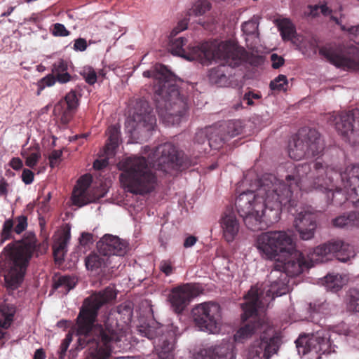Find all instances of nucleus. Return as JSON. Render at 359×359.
<instances>
[{
    "label": "nucleus",
    "instance_id": "9",
    "mask_svg": "<svg viewBox=\"0 0 359 359\" xmlns=\"http://www.w3.org/2000/svg\"><path fill=\"white\" fill-rule=\"evenodd\" d=\"M36 248L34 240H22L9 243L4 248L3 266L7 290H15L20 285Z\"/></svg>",
    "mask_w": 359,
    "mask_h": 359
},
{
    "label": "nucleus",
    "instance_id": "56",
    "mask_svg": "<svg viewBox=\"0 0 359 359\" xmlns=\"http://www.w3.org/2000/svg\"><path fill=\"white\" fill-rule=\"evenodd\" d=\"M79 243L83 246H87L93 243V234L90 233L83 232L79 238Z\"/></svg>",
    "mask_w": 359,
    "mask_h": 359
},
{
    "label": "nucleus",
    "instance_id": "49",
    "mask_svg": "<svg viewBox=\"0 0 359 359\" xmlns=\"http://www.w3.org/2000/svg\"><path fill=\"white\" fill-rule=\"evenodd\" d=\"M51 34L55 36H67L70 32L61 23H55L50 29Z\"/></svg>",
    "mask_w": 359,
    "mask_h": 359
},
{
    "label": "nucleus",
    "instance_id": "21",
    "mask_svg": "<svg viewBox=\"0 0 359 359\" xmlns=\"http://www.w3.org/2000/svg\"><path fill=\"white\" fill-rule=\"evenodd\" d=\"M296 347L299 355H305L312 350H315L316 352L318 351H323V353H325V350L323 349L322 346L326 345V339L312 335H300L299 338L295 341Z\"/></svg>",
    "mask_w": 359,
    "mask_h": 359
},
{
    "label": "nucleus",
    "instance_id": "6",
    "mask_svg": "<svg viewBox=\"0 0 359 359\" xmlns=\"http://www.w3.org/2000/svg\"><path fill=\"white\" fill-rule=\"evenodd\" d=\"M143 76L154 78V99L162 121L168 125L179 124L187 110V98L177 84L181 81L163 65H156L154 71H144Z\"/></svg>",
    "mask_w": 359,
    "mask_h": 359
},
{
    "label": "nucleus",
    "instance_id": "33",
    "mask_svg": "<svg viewBox=\"0 0 359 359\" xmlns=\"http://www.w3.org/2000/svg\"><path fill=\"white\" fill-rule=\"evenodd\" d=\"M332 225L335 227L359 226V212H351L347 215H344L333 219Z\"/></svg>",
    "mask_w": 359,
    "mask_h": 359
},
{
    "label": "nucleus",
    "instance_id": "57",
    "mask_svg": "<svg viewBox=\"0 0 359 359\" xmlns=\"http://www.w3.org/2000/svg\"><path fill=\"white\" fill-rule=\"evenodd\" d=\"M188 22L187 19L180 21L176 27H175L171 32V36H174L182 31L185 30L187 28Z\"/></svg>",
    "mask_w": 359,
    "mask_h": 359
},
{
    "label": "nucleus",
    "instance_id": "50",
    "mask_svg": "<svg viewBox=\"0 0 359 359\" xmlns=\"http://www.w3.org/2000/svg\"><path fill=\"white\" fill-rule=\"evenodd\" d=\"M41 152L37 150L34 152H31L27 156L25 157V164L27 166L33 168L38 163L39 159L41 158Z\"/></svg>",
    "mask_w": 359,
    "mask_h": 359
},
{
    "label": "nucleus",
    "instance_id": "4",
    "mask_svg": "<svg viewBox=\"0 0 359 359\" xmlns=\"http://www.w3.org/2000/svg\"><path fill=\"white\" fill-rule=\"evenodd\" d=\"M294 172L299 182V191L325 193L329 202L333 201L334 193L350 189L358 196L355 203L359 206V165L348 166L344 171L338 172L316 161L298 164Z\"/></svg>",
    "mask_w": 359,
    "mask_h": 359
},
{
    "label": "nucleus",
    "instance_id": "29",
    "mask_svg": "<svg viewBox=\"0 0 359 359\" xmlns=\"http://www.w3.org/2000/svg\"><path fill=\"white\" fill-rule=\"evenodd\" d=\"M191 293H170L168 297V302L170 308L176 313H182L189 304L193 296Z\"/></svg>",
    "mask_w": 359,
    "mask_h": 359
},
{
    "label": "nucleus",
    "instance_id": "42",
    "mask_svg": "<svg viewBox=\"0 0 359 359\" xmlns=\"http://www.w3.org/2000/svg\"><path fill=\"white\" fill-rule=\"evenodd\" d=\"M170 292H203L202 286L198 283H184L174 287Z\"/></svg>",
    "mask_w": 359,
    "mask_h": 359
},
{
    "label": "nucleus",
    "instance_id": "43",
    "mask_svg": "<svg viewBox=\"0 0 359 359\" xmlns=\"http://www.w3.org/2000/svg\"><path fill=\"white\" fill-rule=\"evenodd\" d=\"M287 77L285 75L280 74L275 79L271 81L270 88L273 90H286L287 86Z\"/></svg>",
    "mask_w": 359,
    "mask_h": 359
},
{
    "label": "nucleus",
    "instance_id": "10",
    "mask_svg": "<svg viewBox=\"0 0 359 359\" xmlns=\"http://www.w3.org/2000/svg\"><path fill=\"white\" fill-rule=\"evenodd\" d=\"M324 150V144L319 133L313 128H302L292 137L288 146V154L294 160L320 155Z\"/></svg>",
    "mask_w": 359,
    "mask_h": 359
},
{
    "label": "nucleus",
    "instance_id": "23",
    "mask_svg": "<svg viewBox=\"0 0 359 359\" xmlns=\"http://www.w3.org/2000/svg\"><path fill=\"white\" fill-rule=\"evenodd\" d=\"M246 53H247L246 58L242 60V61H241V63H239L238 65H230L225 61L224 59H222V58H215V60H212V61L219 60V61L223 62V64H221L215 67H213L210 70L209 75H208L210 81L212 83H215L219 86H222V85L225 84L228 80V78L226 76V65L231 67H238L243 62H248L250 59V55L248 51H246Z\"/></svg>",
    "mask_w": 359,
    "mask_h": 359
},
{
    "label": "nucleus",
    "instance_id": "64",
    "mask_svg": "<svg viewBox=\"0 0 359 359\" xmlns=\"http://www.w3.org/2000/svg\"><path fill=\"white\" fill-rule=\"evenodd\" d=\"M69 346L67 342H62L57 351L58 359H65L67 350Z\"/></svg>",
    "mask_w": 359,
    "mask_h": 359
},
{
    "label": "nucleus",
    "instance_id": "16",
    "mask_svg": "<svg viewBox=\"0 0 359 359\" xmlns=\"http://www.w3.org/2000/svg\"><path fill=\"white\" fill-rule=\"evenodd\" d=\"M266 214H270V211L266 210L265 204L258 203L255 205V209L253 212H249L245 215H240L243 219L246 227L251 231H257L264 229L266 226L274 224L275 222H268Z\"/></svg>",
    "mask_w": 359,
    "mask_h": 359
},
{
    "label": "nucleus",
    "instance_id": "60",
    "mask_svg": "<svg viewBox=\"0 0 359 359\" xmlns=\"http://www.w3.org/2000/svg\"><path fill=\"white\" fill-rule=\"evenodd\" d=\"M106 158L102 160H95L93 163V168L95 170H102V168L107 167L108 165V159L111 158L112 156L108 157L106 154Z\"/></svg>",
    "mask_w": 359,
    "mask_h": 359
},
{
    "label": "nucleus",
    "instance_id": "31",
    "mask_svg": "<svg viewBox=\"0 0 359 359\" xmlns=\"http://www.w3.org/2000/svg\"><path fill=\"white\" fill-rule=\"evenodd\" d=\"M180 333L177 327H172V329L169 331V335L174 337L175 339L170 340H163L160 346V350L158 351V356L161 359H173L174 358V346L175 337L180 335Z\"/></svg>",
    "mask_w": 359,
    "mask_h": 359
},
{
    "label": "nucleus",
    "instance_id": "2",
    "mask_svg": "<svg viewBox=\"0 0 359 359\" xmlns=\"http://www.w3.org/2000/svg\"><path fill=\"white\" fill-rule=\"evenodd\" d=\"M256 189L242 192L236 198L235 206L239 215L253 212L258 203L265 204L270 214L264 215L268 222H277L283 208L292 212L297 205L299 182L295 172L287 175L284 180L272 174H266L255 182Z\"/></svg>",
    "mask_w": 359,
    "mask_h": 359
},
{
    "label": "nucleus",
    "instance_id": "32",
    "mask_svg": "<svg viewBox=\"0 0 359 359\" xmlns=\"http://www.w3.org/2000/svg\"><path fill=\"white\" fill-rule=\"evenodd\" d=\"M217 130H222L226 136L227 140L241 133L243 130L242 123L239 120H230L216 126Z\"/></svg>",
    "mask_w": 359,
    "mask_h": 359
},
{
    "label": "nucleus",
    "instance_id": "63",
    "mask_svg": "<svg viewBox=\"0 0 359 359\" xmlns=\"http://www.w3.org/2000/svg\"><path fill=\"white\" fill-rule=\"evenodd\" d=\"M9 165L13 169L18 170L22 168L23 163L20 158L14 157L11 160Z\"/></svg>",
    "mask_w": 359,
    "mask_h": 359
},
{
    "label": "nucleus",
    "instance_id": "36",
    "mask_svg": "<svg viewBox=\"0 0 359 359\" xmlns=\"http://www.w3.org/2000/svg\"><path fill=\"white\" fill-rule=\"evenodd\" d=\"M15 312V308L13 306H2L0 308V327L3 328H8L13 318Z\"/></svg>",
    "mask_w": 359,
    "mask_h": 359
},
{
    "label": "nucleus",
    "instance_id": "28",
    "mask_svg": "<svg viewBox=\"0 0 359 359\" xmlns=\"http://www.w3.org/2000/svg\"><path fill=\"white\" fill-rule=\"evenodd\" d=\"M52 73L57 79V81L61 84L67 83L74 79V76L69 72L68 62L63 59H60L53 63Z\"/></svg>",
    "mask_w": 359,
    "mask_h": 359
},
{
    "label": "nucleus",
    "instance_id": "41",
    "mask_svg": "<svg viewBox=\"0 0 359 359\" xmlns=\"http://www.w3.org/2000/svg\"><path fill=\"white\" fill-rule=\"evenodd\" d=\"M226 141V136L223 133L222 130H220L217 135H209V139H208V144L210 148L213 149H219Z\"/></svg>",
    "mask_w": 359,
    "mask_h": 359
},
{
    "label": "nucleus",
    "instance_id": "35",
    "mask_svg": "<svg viewBox=\"0 0 359 359\" xmlns=\"http://www.w3.org/2000/svg\"><path fill=\"white\" fill-rule=\"evenodd\" d=\"M277 26L283 41H291L296 35V29L290 20L283 18L277 21Z\"/></svg>",
    "mask_w": 359,
    "mask_h": 359
},
{
    "label": "nucleus",
    "instance_id": "19",
    "mask_svg": "<svg viewBox=\"0 0 359 359\" xmlns=\"http://www.w3.org/2000/svg\"><path fill=\"white\" fill-rule=\"evenodd\" d=\"M90 184V179L88 176H83L74 188L72 194V201L74 205L82 207L88 203H95L98 198L89 194L88 187Z\"/></svg>",
    "mask_w": 359,
    "mask_h": 359
},
{
    "label": "nucleus",
    "instance_id": "47",
    "mask_svg": "<svg viewBox=\"0 0 359 359\" xmlns=\"http://www.w3.org/2000/svg\"><path fill=\"white\" fill-rule=\"evenodd\" d=\"M347 309L350 311L359 313V293H353L349 296Z\"/></svg>",
    "mask_w": 359,
    "mask_h": 359
},
{
    "label": "nucleus",
    "instance_id": "44",
    "mask_svg": "<svg viewBox=\"0 0 359 359\" xmlns=\"http://www.w3.org/2000/svg\"><path fill=\"white\" fill-rule=\"evenodd\" d=\"M57 81V79L55 77V76L53 74V73L48 74L47 76H44L41 79H40L38 82V92L37 95H40L41 92L46 88V87H50L55 85V83Z\"/></svg>",
    "mask_w": 359,
    "mask_h": 359
},
{
    "label": "nucleus",
    "instance_id": "46",
    "mask_svg": "<svg viewBox=\"0 0 359 359\" xmlns=\"http://www.w3.org/2000/svg\"><path fill=\"white\" fill-rule=\"evenodd\" d=\"M330 255L327 251V247L325 243L318 245L313 249V258L316 261L324 262L325 257Z\"/></svg>",
    "mask_w": 359,
    "mask_h": 359
},
{
    "label": "nucleus",
    "instance_id": "34",
    "mask_svg": "<svg viewBox=\"0 0 359 359\" xmlns=\"http://www.w3.org/2000/svg\"><path fill=\"white\" fill-rule=\"evenodd\" d=\"M77 283V279L75 276H60L54 277L53 279V289L61 290L65 292H69L74 289Z\"/></svg>",
    "mask_w": 359,
    "mask_h": 359
},
{
    "label": "nucleus",
    "instance_id": "3",
    "mask_svg": "<svg viewBox=\"0 0 359 359\" xmlns=\"http://www.w3.org/2000/svg\"><path fill=\"white\" fill-rule=\"evenodd\" d=\"M243 298L242 320H250L238 330L234 340L243 343L259 333V338L250 346L246 359H269L277 353L281 339L265 316L258 313V310L264 309L269 304V299H273L274 296L271 297L270 293H245Z\"/></svg>",
    "mask_w": 359,
    "mask_h": 359
},
{
    "label": "nucleus",
    "instance_id": "53",
    "mask_svg": "<svg viewBox=\"0 0 359 359\" xmlns=\"http://www.w3.org/2000/svg\"><path fill=\"white\" fill-rule=\"evenodd\" d=\"M310 310L314 312H321L327 309V304L325 302H314L309 304Z\"/></svg>",
    "mask_w": 359,
    "mask_h": 359
},
{
    "label": "nucleus",
    "instance_id": "13",
    "mask_svg": "<svg viewBox=\"0 0 359 359\" xmlns=\"http://www.w3.org/2000/svg\"><path fill=\"white\" fill-rule=\"evenodd\" d=\"M319 53L338 68L359 70V50L355 47L341 49L325 46L320 48Z\"/></svg>",
    "mask_w": 359,
    "mask_h": 359
},
{
    "label": "nucleus",
    "instance_id": "5",
    "mask_svg": "<svg viewBox=\"0 0 359 359\" xmlns=\"http://www.w3.org/2000/svg\"><path fill=\"white\" fill-rule=\"evenodd\" d=\"M107 294L92 293L85 299L77 317L79 344L81 348L89 346L90 350L86 359H107L110 356L109 344L115 340V334L106 332L102 326L94 325L100 308L111 299L115 298V295L108 296Z\"/></svg>",
    "mask_w": 359,
    "mask_h": 359
},
{
    "label": "nucleus",
    "instance_id": "26",
    "mask_svg": "<svg viewBox=\"0 0 359 359\" xmlns=\"http://www.w3.org/2000/svg\"><path fill=\"white\" fill-rule=\"evenodd\" d=\"M325 244L329 253L336 255L338 259L344 262L349 259L352 248L348 244L340 240L332 241Z\"/></svg>",
    "mask_w": 359,
    "mask_h": 359
},
{
    "label": "nucleus",
    "instance_id": "62",
    "mask_svg": "<svg viewBox=\"0 0 359 359\" xmlns=\"http://www.w3.org/2000/svg\"><path fill=\"white\" fill-rule=\"evenodd\" d=\"M118 313H125L126 315L128 316V318H130L133 313L132 308L130 305V304H121L118 307Z\"/></svg>",
    "mask_w": 359,
    "mask_h": 359
},
{
    "label": "nucleus",
    "instance_id": "15",
    "mask_svg": "<svg viewBox=\"0 0 359 359\" xmlns=\"http://www.w3.org/2000/svg\"><path fill=\"white\" fill-rule=\"evenodd\" d=\"M79 104V98L75 90H71L54 107V112L60 116L61 122L67 124L73 118Z\"/></svg>",
    "mask_w": 359,
    "mask_h": 359
},
{
    "label": "nucleus",
    "instance_id": "11",
    "mask_svg": "<svg viewBox=\"0 0 359 359\" xmlns=\"http://www.w3.org/2000/svg\"><path fill=\"white\" fill-rule=\"evenodd\" d=\"M328 122L333 124L339 135L350 144H359V109H353L329 115Z\"/></svg>",
    "mask_w": 359,
    "mask_h": 359
},
{
    "label": "nucleus",
    "instance_id": "22",
    "mask_svg": "<svg viewBox=\"0 0 359 359\" xmlns=\"http://www.w3.org/2000/svg\"><path fill=\"white\" fill-rule=\"evenodd\" d=\"M223 236L228 243L232 242L239 231V222L231 211H226L221 219Z\"/></svg>",
    "mask_w": 359,
    "mask_h": 359
},
{
    "label": "nucleus",
    "instance_id": "51",
    "mask_svg": "<svg viewBox=\"0 0 359 359\" xmlns=\"http://www.w3.org/2000/svg\"><path fill=\"white\" fill-rule=\"evenodd\" d=\"M62 154V152L61 150L52 151L48 157L50 166L51 168H54L58 164V161L60 159Z\"/></svg>",
    "mask_w": 359,
    "mask_h": 359
},
{
    "label": "nucleus",
    "instance_id": "8",
    "mask_svg": "<svg viewBox=\"0 0 359 359\" xmlns=\"http://www.w3.org/2000/svg\"><path fill=\"white\" fill-rule=\"evenodd\" d=\"M187 43V39L184 37L170 40L169 49L171 53L187 60H197L203 65H208L215 58L224 59L230 65H236L247 56L245 48L231 41H205L186 49L184 46Z\"/></svg>",
    "mask_w": 359,
    "mask_h": 359
},
{
    "label": "nucleus",
    "instance_id": "30",
    "mask_svg": "<svg viewBox=\"0 0 359 359\" xmlns=\"http://www.w3.org/2000/svg\"><path fill=\"white\" fill-rule=\"evenodd\" d=\"M347 283V278L345 275L339 273H328L320 280V283L324 285L327 290L339 292Z\"/></svg>",
    "mask_w": 359,
    "mask_h": 359
},
{
    "label": "nucleus",
    "instance_id": "48",
    "mask_svg": "<svg viewBox=\"0 0 359 359\" xmlns=\"http://www.w3.org/2000/svg\"><path fill=\"white\" fill-rule=\"evenodd\" d=\"M15 221L17 222L14 226V233L20 234L27 227V217L25 215H20L15 218Z\"/></svg>",
    "mask_w": 359,
    "mask_h": 359
},
{
    "label": "nucleus",
    "instance_id": "39",
    "mask_svg": "<svg viewBox=\"0 0 359 359\" xmlns=\"http://www.w3.org/2000/svg\"><path fill=\"white\" fill-rule=\"evenodd\" d=\"M15 221L12 219H6L3 224L0 233V243L2 244L6 241L13 238Z\"/></svg>",
    "mask_w": 359,
    "mask_h": 359
},
{
    "label": "nucleus",
    "instance_id": "55",
    "mask_svg": "<svg viewBox=\"0 0 359 359\" xmlns=\"http://www.w3.org/2000/svg\"><path fill=\"white\" fill-rule=\"evenodd\" d=\"M271 61L272 62V67L273 69H278L284 64V59L283 57L278 55L276 53H273L271 55Z\"/></svg>",
    "mask_w": 359,
    "mask_h": 359
},
{
    "label": "nucleus",
    "instance_id": "25",
    "mask_svg": "<svg viewBox=\"0 0 359 359\" xmlns=\"http://www.w3.org/2000/svg\"><path fill=\"white\" fill-rule=\"evenodd\" d=\"M70 238V229L68 227L60 232L55 238L53 244V250L55 260L63 259Z\"/></svg>",
    "mask_w": 359,
    "mask_h": 359
},
{
    "label": "nucleus",
    "instance_id": "52",
    "mask_svg": "<svg viewBox=\"0 0 359 359\" xmlns=\"http://www.w3.org/2000/svg\"><path fill=\"white\" fill-rule=\"evenodd\" d=\"M21 178L25 184H30L33 182L34 178V172L29 169L25 168L22 170Z\"/></svg>",
    "mask_w": 359,
    "mask_h": 359
},
{
    "label": "nucleus",
    "instance_id": "18",
    "mask_svg": "<svg viewBox=\"0 0 359 359\" xmlns=\"http://www.w3.org/2000/svg\"><path fill=\"white\" fill-rule=\"evenodd\" d=\"M294 226L303 240H309L314 236L316 229L315 215L309 212H300L295 217Z\"/></svg>",
    "mask_w": 359,
    "mask_h": 359
},
{
    "label": "nucleus",
    "instance_id": "61",
    "mask_svg": "<svg viewBox=\"0 0 359 359\" xmlns=\"http://www.w3.org/2000/svg\"><path fill=\"white\" fill-rule=\"evenodd\" d=\"M9 184L4 177L0 179V197L7 196Z\"/></svg>",
    "mask_w": 359,
    "mask_h": 359
},
{
    "label": "nucleus",
    "instance_id": "27",
    "mask_svg": "<svg viewBox=\"0 0 359 359\" xmlns=\"http://www.w3.org/2000/svg\"><path fill=\"white\" fill-rule=\"evenodd\" d=\"M107 135L108 139L104 148V152L108 157L114 156L119 144L120 126L118 125L110 126L107 130Z\"/></svg>",
    "mask_w": 359,
    "mask_h": 359
},
{
    "label": "nucleus",
    "instance_id": "7",
    "mask_svg": "<svg viewBox=\"0 0 359 359\" xmlns=\"http://www.w3.org/2000/svg\"><path fill=\"white\" fill-rule=\"evenodd\" d=\"M259 251L266 258L276 260L275 269L280 273V279L295 276L313 266L312 262L294 249L292 238L285 231H268L259 235L256 241Z\"/></svg>",
    "mask_w": 359,
    "mask_h": 359
},
{
    "label": "nucleus",
    "instance_id": "24",
    "mask_svg": "<svg viewBox=\"0 0 359 359\" xmlns=\"http://www.w3.org/2000/svg\"><path fill=\"white\" fill-rule=\"evenodd\" d=\"M140 105L142 109L137 110L134 116L133 122H137V124L142 125L145 127L147 130L154 129V125L156 124V116L152 113L151 109L149 107V104L146 101H140L138 104Z\"/></svg>",
    "mask_w": 359,
    "mask_h": 359
},
{
    "label": "nucleus",
    "instance_id": "38",
    "mask_svg": "<svg viewBox=\"0 0 359 359\" xmlns=\"http://www.w3.org/2000/svg\"><path fill=\"white\" fill-rule=\"evenodd\" d=\"M259 21L258 19L255 17H253L248 21H246L242 24V31L243 33L251 38H258L259 37Z\"/></svg>",
    "mask_w": 359,
    "mask_h": 359
},
{
    "label": "nucleus",
    "instance_id": "20",
    "mask_svg": "<svg viewBox=\"0 0 359 359\" xmlns=\"http://www.w3.org/2000/svg\"><path fill=\"white\" fill-rule=\"evenodd\" d=\"M232 343L223 342L201 351V359H235Z\"/></svg>",
    "mask_w": 359,
    "mask_h": 359
},
{
    "label": "nucleus",
    "instance_id": "54",
    "mask_svg": "<svg viewBox=\"0 0 359 359\" xmlns=\"http://www.w3.org/2000/svg\"><path fill=\"white\" fill-rule=\"evenodd\" d=\"M87 46V41L83 38H79L74 41V50L76 51H84Z\"/></svg>",
    "mask_w": 359,
    "mask_h": 359
},
{
    "label": "nucleus",
    "instance_id": "1",
    "mask_svg": "<svg viewBox=\"0 0 359 359\" xmlns=\"http://www.w3.org/2000/svg\"><path fill=\"white\" fill-rule=\"evenodd\" d=\"M197 163L196 158L188 157L182 151L170 142L157 147L148 155H133L118 163L120 181L128 191L143 195L154 190L157 177L151 167L168 172L170 170H184Z\"/></svg>",
    "mask_w": 359,
    "mask_h": 359
},
{
    "label": "nucleus",
    "instance_id": "12",
    "mask_svg": "<svg viewBox=\"0 0 359 359\" xmlns=\"http://www.w3.org/2000/svg\"><path fill=\"white\" fill-rule=\"evenodd\" d=\"M192 316L200 330L212 334L219 331L222 315L220 306L217 303L201 304L193 309Z\"/></svg>",
    "mask_w": 359,
    "mask_h": 359
},
{
    "label": "nucleus",
    "instance_id": "40",
    "mask_svg": "<svg viewBox=\"0 0 359 359\" xmlns=\"http://www.w3.org/2000/svg\"><path fill=\"white\" fill-rule=\"evenodd\" d=\"M211 8V4L208 0H198L188 11L189 16H199L203 15Z\"/></svg>",
    "mask_w": 359,
    "mask_h": 359
},
{
    "label": "nucleus",
    "instance_id": "45",
    "mask_svg": "<svg viewBox=\"0 0 359 359\" xmlns=\"http://www.w3.org/2000/svg\"><path fill=\"white\" fill-rule=\"evenodd\" d=\"M81 74L89 85H93L97 81V73L91 67H85L81 71Z\"/></svg>",
    "mask_w": 359,
    "mask_h": 359
},
{
    "label": "nucleus",
    "instance_id": "14",
    "mask_svg": "<svg viewBox=\"0 0 359 359\" xmlns=\"http://www.w3.org/2000/svg\"><path fill=\"white\" fill-rule=\"evenodd\" d=\"M98 252L103 256L110 257L112 262L120 261L129 250L128 243L116 236L105 234L97 243ZM121 264V262H119Z\"/></svg>",
    "mask_w": 359,
    "mask_h": 359
},
{
    "label": "nucleus",
    "instance_id": "37",
    "mask_svg": "<svg viewBox=\"0 0 359 359\" xmlns=\"http://www.w3.org/2000/svg\"><path fill=\"white\" fill-rule=\"evenodd\" d=\"M219 131L217 130L216 126L205 127V128L197 130L194 137V142L198 144H204L208 139H209V135H217Z\"/></svg>",
    "mask_w": 359,
    "mask_h": 359
},
{
    "label": "nucleus",
    "instance_id": "58",
    "mask_svg": "<svg viewBox=\"0 0 359 359\" xmlns=\"http://www.w3.org/2000/svg\"><path fill=\"white\" fill-rule=\"evenodd\" d=\"M160 269L166 276H168L172 273L173 267L170 262L162 261L160 264Z\"/></svg>",
    "mask_w": 359,
    "mask_h": 359
},
{
    "label": "nucleus",
    "instance_id": "17",
    "mask_svg": "<svg viewBox=\"0 0 359 359\" xmlns=\"http://www.w3.org/2000/svg\"><path fill=\"white\" fill-rule=\"evenodd\" d=\"M85 265L88 270L91 271H98L105 276H111L114 269L120 266L119 261L117 260L114 263L110 257H107L101 254L91 252L85 259Z\"/></svg>",
    "mask_w": 359,
    "mask_h": 359
},
{
    "label": "nucleus",
    "instance_id": "59",
    "mask_svg": "<svg viewBox=\"0 0 359 359\" xmlns=\"http://www.w3.org/2000/svg\"><path fill=\"white\" fill-rule=\"evenodd\" d=\"M348 32L351 36V40L359 44V25L350 27Z\"/></svg>",
    "mask_w": 359,
    "mask_h": 359
}]
</instances>
